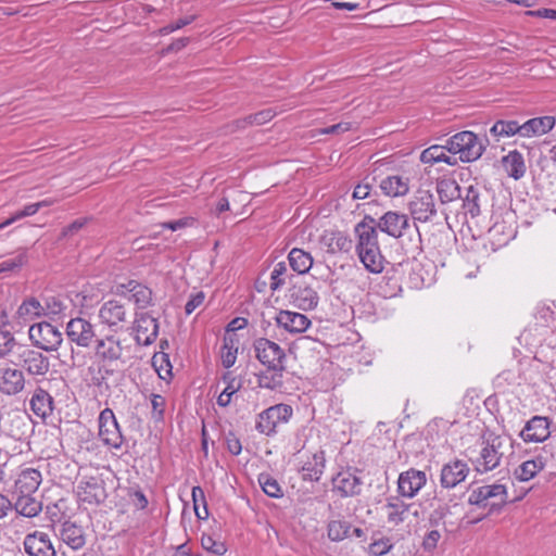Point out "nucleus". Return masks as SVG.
I'll return each mask as SVG.
<instances>
[{"instance_id": "nucleus-1", "label": "nucleus", "mask_w": 556, "mask_h": 556, "mask_svg": "<svg viewBox=\"0 0 556 556\" xmlns=\"http://www.w3.org/2000/svg\"><path fill=\"white\" fill-rule=\"evenodd\" d=\"M43 476L39 467L21 465L13 475L11 493L14 497V510L26 518H35L42 511V500L38 495Z\"/></svg>"}, {"instance_id": "nucleus-2", "label": "nucleus", "mask_w": 556, "mask_h": 556, "mask_svg": "<svg viewBox=\"0 0 556 556\" xmlns=\"http://www.w3.org/2000/svg\"><path fill=\"white\" fill-rule=\"evenodd\" d=\"M354 233L356 238L355 251L361 263L372 274L382 273L384 257L380 249L375 219L365 216L362 222L356 224Z\"/></svg>"}, {"instance_id": "nucleus-3", "label": "nucleus", "mask_w": 556, "mask_h": 556, "mask_svg": "<svg viewBox=\"0 0 556 556\" xmlns=\"http://www.w3.org/2000/svg\"><path fill=\"white\" fill-rule=\"evenodd\" d=\"M483 146L478 136L469 130L459 131L447 139V151L458 155L463 163L473 162L483 153Z\"/></svg>"}, {"instance_id": "nucleus-4", "label": "nucleus", "mask_w": 556, "mask_h": 556, "mask_svg": "<svg viewBox=\"0 0 556 556\" xmlns=\"http://www.w3.org/2000/svg\"><path fill=\"white\" fill-rule=\"evenodd\" d=\"M75 494L79 503L99 505L108 496L105 482L98 472L93 475L83 473L77 480Z\"/></svg>"}, {"instance_id": "nucleus-5", "label": "nucleus", "mask_w": 556, "mask_h": 556, "mask_svg": "<svg viewBox=\"0 0 556 556\" xmlns=\"http://www.w3.org/2000/svg\"><path fill=\"white\" fill-rule=\"evenodd\" d=\"M293 416V408L283 403L273 405L256 416L255 429L258 433L271 437L277 433L280 425L289 422Z\"/></svg>"}, {"instance_id": "nucleus-6", "label": "nucleus", "mask_w": 556, "mask_h": 556, "mask_svg": "<svg viewBox=\"0 0 556 556\" xmlns=\"http://www.w3.org/2000/svg\"><path fill=\"white\" fill-rule=\"evenodd\" d=\"M28 334L33 344L45 351H56L63 341L61 331L46 321L31 325Z\"/></svg>"}, {"instance_id": "nucleus-7", "label": "nucleus", "mask_w": 556, "mask_h": 556, "mask_svg": "<svg viewBox=\"0 0 556 556\" xmlns=\"http://www.w3.org/2000/svg\"><path fill=\"white\" fill-rule=\"evenodd\" d=\"M255 352L257 359L270 370L283 371L286 354L283 350L274 341L261 338L255 342Z\"/></svg>"}, {"instance_id": "nucleus-8", "label": "nucleus", "mask_w": 556, "mask_h": 556, "mask_svg": "<svg viewBox=\"0 0 556 556\" xmlns=\"http://www.w3.org/2000/svg\"><path fill=\"white\" fill-rule=\"evenodd\" d=\"M99 438L101 442L111 448H121L123 435L111 408L103 409L99 415Z\"/></svg>"}, {"instance_id": "nucleus-9", "label": "nucleus", "mask_w": 556, "mask_h": 556, "mask_svg": "<svg viewBox=\"0 0 556 556\" xmlns=\"http://www.w3.org/2000/svg\"><path fill=\"white\" fill-rule=\"evenodd\" d=\"M332 492L339 497H352L361 493L362 480L357 470L351 467L342 468L331 479Z\"/></svg>"}, {"instance_id": "nucleus-10", "label": "nucleus", "mask_w": 556, "mask_h": 556, "mask_svg": "<svg viewBox=\"0 0 556 556\" xmlns=\"http://www.w3.org/2000/svg\"><path fill=\"white\" fill-rule=\"evenodd\" d=\"M99 318L103 325L121 330L128 324L130 312L124 303L110 300L101 306Z\"/></svg>"}, {"instance_id": "nucleus-11", "label": "nucleus", "mask_w": 556, "mask_h": 556, "mask_svg": "<svg viewBox=\"0 0 556 556\" xmlns=\"http://www.w3.org/2000/svg\"><path fill=\"white\" fill-rule=\"evenodd\" d=\"M326 468L325 451L319 448L314 452L300 453V467L303 480L319 481Z\"/></svg>"}, {"instance_id": "nucleus-12", "label": "nucleus", "mask_w": 556, "mask_h": 556, "mask_svg": "<svg viewBox=\"0 0 556 556\" xmlns=\"http://www.w3.org/2000/svg\"><path fill=\"white\" fill-rule=\"evenodd\" d=\"M409 212L417 222H428L437 212L433 194L419 188L409 202Z\"/></svg>"}, {"instance_id": "nucleus-13", "label": "nucleus", "mask_w": 556, "mask_h": 556, "mask_svg": "<svg viewBox=\"0 0 556 556\" xmlns=\"http://www.w3.org/2000/svg\"><path fill=\"white\" fill-rule=\"evenodd\" d=\"M413 504H406L400 497L393 496L383 506L386 521L393 528L409 520L410 515L418 516V510L410 511Z\"/></svg>"}, {"instance_id": "nucleus-14", "label": "nucleus", "mask_w": 556, "mask_h": 556, "mask_svg": "<svg viewBox=\"0 0 556 556\" xmlns=\"http://www.w3.org/2000/svg\"><path fill=\"white\" fill-rule=\"evenodd\" d=\"M497 498L498 502L491 503L492 506L503 505L507 500V491L503 484H488L471 491L468 502L471 505L486 506L490 500Z\"/></svg>"}, {"instance_id": "nucleus-15", "label": "nucleus", "mask_w": 556, "mask_h": 556, "mask_svg": "<svg viewBox=\"0 0 556 556\" xmlns=\"http://www.w3.org/2000/svg\"><path fill=\"white\" fill-rule=\"evenodd\" d=\"M68 340L78 346L87 348L94 338L93 325L85 318H72L66 325Z\"/></svg>"}, {"instance_id": "nucleus-16", "label": "nucleus", "mask_w": 556, "mask_h": 556, "mask_svg": "<svg viewBox=\"0 0 556 556\" xmlns=\"http://www.w3.org/2000/svg\"><path fill=\"white\" fill-rule=\"evenodd\" d=\"M424 471L410 468L402 472L397 480V490L403 497L413 498L426 484Z\"/></svg>"}, {"instance_id": "nucleus-17", "label": "nucleus", "mask_w": 556, "mask_h": 556, "mask_svg": "<svg viewBox=\"0 0 556 556\" xmlns=\"http://www.w3.org/2000/svg\"><path fill=\"white\" fill-rule=\"evenodd\" d=\"M24 549L29 556H55V548L48 533L34 531L24 539Z\"/></svg>"}, {"instance_id": "nucleus-18", "label": "nucleus", "mask_w": 556, "mask_h": 556, "mask_svg": "<svg viewBox=\"0 0 556 556\" xmlns=\"http://www.w3.org/2000/svg\"><path fill=\"white\" fill-rule=\"evenodd\" d=\"M549 435V421L542 416L532 417L520 432V437L526 443H541Z\"/></svg>"}, {"instance_id": "nucleus-19", "label": "nucleus", "mask_w": 556, "mask_h": 556, "mask_svg": "<svg viewBox=\"0 0 556 556\" xmlns=\"http://www.w3.org/2000/svg\"><path fill=\"white\" fill-rule=\"evenodd\" d=\"M45 317L42 302L36 296H27L18 305L14 320L17 325L25 326L30 321Z\"/></svg>"}, {"instance_id": "nucleus-20", "label": "nucleus", "mask_w": 556, "mask_h": 556, "mask_svg": "<svg viewBox=\"0 0 556 556\" xmlns=\"http://www.w3.org/2000/svg\"><path fill=\"white\" fill-rule=\"evenodd\" d=\"M122 341L114 334L105 336L97 340L94 346L96 355L103 362L118 361L123 355Z\"/></svg>"}, {"instance_id": "nucleus-21", "label": "nucleus", "mask_w": 556, "mask_h": 556, "mask_svg": "<svg viewBox=\"0 0 556 556\" xmlns=\"http://www.w3.org/2000/svg\"><path fill=\"white\" fill-rule=\"evenodd\" d=\"M469 473L466 463L455 459L445 464L441 470V485L452 489L463 482Z\"/></svg>"}, {"instance_id": "nucleus-22", "label": "nucleus", "mask_w": 556, "mask_h": 556, "mask_svg": "<svg viewBox=\"0 0 556 556\" xmlns=\"http://www.w3.org/2000/svg\"><path fill=\"white\" fill-rule=\"evenodd\" d=\"M159 325L155 318L141 314L135 321V338L139 344L149 345L157 337Z\"/></svg>"}, {"instance_id": "nucleus-23", "label": "nucleus", "mask_w": 556, "mask_h": 556, "mask_svg": "<svg viewBox=\"0 0 556 556\" xmlns=\"http://www.w3.org/2000/svg\"><path fill=\"white\" fill-rule=\"evenodd\" d=\"M378 227L382 232L400 238L408 227V217L403 213L389 211L380 217Z\"/></svg>"}, {"instance_id": "nucleus-24", "label": "nucleus", "mask_w": 556, "mask_h": 556, "mask_svg": "<svg viewBox=\"0 0 556 556\" xmlns=\"http://www.w3.org/2000/svg\"><path fill=\"white\" fill-rule=\"evenodd\" d=\"M276 323L290 333H302L311 326V320L304 314L291 311H280Z\"/></svg>"}, {"instance_id": "nucleus-25", "label": "nucleus", "mask_w": 556, "mask_h": 556, "mask_svg": "<svg viewBox=\"0 0 556 556\" xmlns=\"http://www.w3.org/2000/svg\"><path fill=\"white\" fill-rule=\"evenodd\" d=\"M25 386L24 375L16 368H0V392L12 395L20 393Z\"/></svg>"}, {"instance_id": "nucleus-26", "label": "nucleus", "mask_w": 556, "mask_h": 556, "mask_svg": "<svg viewBox=\"0 0 556 556\" xmlns=\"http://www.w3.org/2000/svg\"><path fill=\"white\" fill-rule=\"evenodd\" d=\"M556 124V118L551 115L533 117L521 124V137H539L549 132Z\"/></svg>"}, {"instance_id": "nucleus-27", "label": "nucleus", "mask_w": 556, "mask_h": 556, "mask_svg": "<svg viewBox=\"0 0 556 556\" xmlns=\"http://www.w3.org/2000/svg\"><path fill=\"white\" fill-rule=\"evenodd\" d=\"M420 162L426 165L444 163L450 166L457 164V159L447 151V142L444 146L433 144L420 153Z\"/></svg>"}, {"instance_id": "nucleus-28", "label": "nucleus", "mask_w": 556, "mask_h": 556, "mask_svg": "<svg viewBox=\"0 0 556 556\" xmlns=\"http://www.w3.org/2000/svg\"><path fill=\"white\" fill-rule=\"evenodd\" d=\"M60 538L72 549H80L86 544V535L83 527L71 520L62 523Z\"/></svg>"}, {"instance_id": "nucleus-29", "label": "nucleus", "mask_w": 556, "mask_h": 556, "mask_svg": "<svg viewBox=\"0 0 556 556\" xmlns=\"http://www.w3.org/2000/svg\"><path fill=\"white\" fill-rule=\"evenodd\" d=\"M320 242L331 254L348 252L352 248V241L341 231H325L321 236Z\"/></svg>"}, {"instance_id": "nucleus-30", "label": "nucleus", "mask_w": 556, "mask_h": 556, "mask_svg": "<svg viewBox=\"0 0 556 556\" xmlns=\"http://www.w3.org/2000/svg\"><path fill=\"white\" fill-rule=\"evenodd\" d=\"M30 409L39 418L45 419L53 410V399L43 389H37L30 399Z\"/></svg>"}, {"instance_id": "nucleus-31", "label": "nucleus", "mask_w": 556, "mask_h": 556, "mask_svg": "<svg viewBox=\"0 0 556 556\" xmlns=\"http://www.w3.org/2000/svg\"><path fill=\"white\" fill-rule=\"evenodd\" d=\"M288 261L290 267L300 275L308 273L314 264L312 254L299 248H293L289 252Z\"/></svg>"}, {"instance_id": "nucleus-32", "label": "nucleus", "mask_w": 556, "mask_h": 556, "mask_svg": "<svg viewBox=\"0 0 556 556\" xmlns=\"http://www.w3.org/2000/svg\"><path fill=\"white\" fill-rule=\"evenodd\" d=\"M380 188L389 197H402L409 190V181L399 175L388 176L381 180Z\"/></svg>"}, {"instance_id": "nucleus-33", "label": "nucleus", "mask_w": 556, "mask_h": 556, "mask_svg": "<svg viewBox=\"0 0 556 556\" xmlns=\"http://www.w3.org/2000/svg\"><path fill=\"white\" fill-rule=\"evenodd\" d=\"M239 338L236 333H225L220 351V358L224 367L230 368L237 361Z\"/></svg>"}, {"instance_id": "nucleus-34", "label": "nucleus", "mask_w": 556, "mask_h": 556, "mask_svg": "<svg viewBox=\"0 0 556 556\" xmlns=\"http://www.w3.org/2000/svg\"><path fill=\"white\" fill-rule=\"evenodd\" d=\"M500 445L498 439H494L482 448L480 466L483 470H492L500 464L503 454L498 450Z\"/></svg>"}, {"instance_id": "nucleus-35", "label": "nucleus", "mask_w": 556, "mask_h": 556, "mask_svg": "<svg viewBox=\"0 0 556 556\" xmlns=\"http://www.w3.org/2000/svg\"><path fill=\"white\" fill-rule=\"evenodd\" d=\"M24 367L30 375H46L49 370V361L41 353L29 351L24 359Z\"/></svg>"}, {"instance_id": "nucleus-36", "label": "nucleus", "mask_w": 556, "mask_h": 556, "mask_svg": "<svg viewBox=\"0 0 556 556\" xmlns=\"http://www.w3.org/2000/svg\"><path fill=\"white\" fill-rule=\"evenodd\" d=\"M503 166L508 175L515 179L521 178L526 173L523 157L518 151H510L506 156H504Z\"/></svg>"}, {"instance_id": "nucleus-37", "label": "nucleus", "mask_w": 556, "mask_h": 556, "mask_svg": "<svg viewBox=\"0 0 556 556\" xmlns=\"http://www.w3.org/2000/svg\"><path fill=\"white\" fill-rule=\"evenodd\" d=\"M543 469H544V462H543L542 457H538L535 459H529L518 466V468L515 470V477L519 481H523V482L530 481Z\"/></svg>"}, {"instance_id": "nucleus-38", "label": "nucleus", "mask_w": 556, "mask_h": 556, "mask_svg": "<svg viewBox=\"0 0 556 556\" xmlns=\"http://www.w3.org/2000/svg\"><path fill=\"white\" fill-rule=\"evenodd\" d=\"M151 362L154 370L162 380L169 381L173 378V366L167 353L163 351L154 353Z\"/></svg>"}, {"instance_id": "nucleus-39", "label": "nucleus", "mask_w": 556, "mask_h": 556, "mask_svg": "<svg viewBox=\"0 0 556 556\" xmlns=\"http://www.w3.org/2000/svg\"><path fill=\"white\" fill-rule=\"evenodd\" d=\"M276 111L273 109L262 110L242 119L236 121L233 125L237 129L245 128L252 125H264L270 122L276 116Z\"/></svg>"}, {"instance_id": "nucleus-40", "label": "nucleus", "mask_w": 556, "mask_h": 556, "mask_svg": "<svg viewBox=\"0 0 556 556\" xmlns=\"http://www.w3.org/2000/svg\"><path fill=\"white\" fill-rule=\"evenodd\" d=\"M292 296L298 306L302 309H313L317 306L319 296L311 287L299 288Z\"/></svg>"}, {"instance_id": "nucleus-41", "label": "nucleus", "mask_w": 556, "mask_h": 556, "mask_svg": "<svg viewBox=\"0 0 556 556\" xmlns=\"http://www.w3.org/2000/svg\"><path fill=\"white\" fill-rule=\"evenodd\" d=\"M490 132L493 137L505 138L517 134L521 136V125L517 121H497L491 127Z\"/></svg>"}, {"instance_id": "nucleus-42", "label": "nucleus", "mask_w": 556, "mask_h": 556, "mask_svg": "<svg viewBox=\"0 0 556 556\" xmlns=\"http://www.w3.org/2000/svg\"><path fill=\"white\" fill-rule=\"evenodd\" d=\"M350 531L351 523L342 519L330 520L327 525V535L332 542L345 540L350 535Z\"/></svg>"}, {"instance_id": "nucleus-43", "label": "nucleus", "mask_w": 556, "mask_h": 556, "mask_svg": "<svg viewBox=\"0 0 556 556\" xmlns=\"http://www.w3.org/2000/svg\"><path fill=\"white\" fill-rule=\"evenodd\" d=\"M437 191L443 203L451 202L459 197V188L456 181L450 178L439 180Z\"/></svg>"}, {"instance_id": "nucleus-44", "label": "nucleus", "mask_w": 556, "mask_h": 556, "mask_svg": "<svg viewBox=\"0 0 556 556\" xmlns=\"http://www.w3.org/2000/svg\"><path fill=\"white\" fill-rule=\"evenodd\" d=\"M191 496L195 516L201 520H206L208 518V509L204 491L199 485L193 486Z\"/></svg>"}, {"instance_id": "nucleus-45", "label": "nucleus", "mask_w": 556, "mask_h": 556, "mask_svg": "<svg viewBox=\"0 0 556 556\" xmlns=\"http://www.w3.org/2000/svg\"><path fill=\"white\" fill-rule=\"evenodd\" d=\"M258 483L264 493L270 497L279 498L283 495L282 489L278 481L268 473H261L258 476Z\"/></svg>"}, {"instance_id": "nucleus-46", "label": "nucleus", "mask_w": 556, "mask_h": 556, "mask_svg": "<svg viewBox=\"0 0 556 556\" xmlns=\"http://www.w3.org/2000/svg\"><path fill=\"white\" fill-rule=\"evenodd\" d=\"M288 268L283 262H280L275 265L271 274H270V290L277 291L281 289L287 282Z\"/></svg>"}, {"instance_id": "nucleus-47", "label": "nucleus", "mask_w": 556, "mask_h": 556, "mask_svg": "<svg viewBox=\"0 0 556 556\" xmlns=\"http://www.w3.org/2000/svg\"><path fill=\"white\" fill-rule=\"evenodd\" d=\"M130 291L135 302L140 307H146L151 303L152 291L147 286H143L141 283H135Z\"/></svg>"}, {"instance_id": "nucleus-48", "label": "nucleus", "mask_w": 556, "mask_h": 556, "mask_svg": "<svg viewBox=\"0 0 556 556\" xmlns=\"http://www.w3.org/2000/svg\"><path fill=\"white\" fill-rule=\"evenodd\" d=\"M201 545L205 551L219 556L225 555L228 549L224 542L215 540L210 534H202Z\"/></svg>"}, {"instance_id": "nucleus-49", "label": "nucleus", "mask_w": 556, "mask_h": 556, "mask_svg": "<svg viewBox=\"0 0 556 556\" xmlns=\"http://www.w3.org/2000/svg\"><path fill=\"white\" fill-rule=\"evenodd\" d=\"M38 211H39V208H38L37 203L27 204L22 210L16 211L9 218H7L4 222H2L0 224V228H5L24 217L34 216Z\"/></svg>"}, {"instance_id": "nucleus-50", "label": "nucleus", "mask_w": 556, "mask_h": 556, "mask_svg": "<svg viewBox=\"0 0 556 556\" xmlns=\"http://www.w3.org/2000/svg\"><path fill=\"white\" fill-rule=\"evenodd\" d=\"M489 233L501 245L506 244L514 237V230L510 227L506 229L502 223H495L490 228Z\"/></svg>"}, {"instance_id": "nucleus-51", "label": "nucleus", "mask_w": 556, "mask_h": 556, "mask_svg": "<svg viewBox=\"0 0 556 556\" xmlns=\"http://www.w3.org/2000/svg\"><path fill=\"white\" fill-rule=\"evenodd\" d=\"M197 224V219L192 216H186L176 220L165 222L161 224L163 229L177 231L184 228L193 227Z\"/></svg>"}, {"instance_id": "nucleus-52", "label": "nucleus", "mask_w": 556, "mask_h": 556, "mask_svg": "<svg viewBox=\"0 0 556 556\" xmlns=\"http://www.w3.org/2000/svg\"><path fill=\"white\" fill-rule=\"evenodd\" d=\"M441 539L442 534L439 530H430L424 535L421 546L426 552L431 553L438 547V544L441 541Z\"/></svg>"}, {"instance_id": "nucleus-53", "label": "nucleus", "mask_w": 556, "mask_h": 556, "mask_svg": "<svg viewBox=\"0 0 556 556\" xmlns=\"http://www.w3.org/2000/svg\"><path fill=\"white\" fill-rule=\"evenodd\" d=\"M15 346V339L9 330H0V356L8 355Z\"/></svg>"}, {"instance_id": "nucleus-54", "label": "nucleus", "mask_w": 556, "mask_h": 556, "mask_svg": "<svg viewBox=\"0 0 556 556\" xmlns=\"http://www.w3.org/2000/svg\"><path fill=\"white\" fill-rule=\"evenodd\" d=\"M261 387L267 389H276L282 386V371L271 370L270 377L268 375H264L260 380Z\"/></svg>"}, {"instance_id": "nucleus-55", "label": "nucleus", "mask_w": 556, "mask_h": 556, "mask_svg": "<svg viewBox=\"0 0 556 556\" xmlns=\"http://www.w3.org/2000/svg\"><path fill=\"white\" fill-rule=\"evenodd\" d=\"M392 548L390 540L387 538L377 540L369 544L368 551L372 556H382L389 553Z\"/></svg>"}, {"instance_id": "nucleus-56", "label": "nucleus", "mask_w": 556, "mask_h": 556, "mask_svg": "<svg viewBox=\"0 0 556 556\" xmlns=\"http://www.w3.org/2000/svg\"><path fill=\"white\" fill-rule=\"evenodd\" d=\"M42 307L45 309V317L61 314L64 309L62 302L55 298L47 299L45 303H42Z\"/></svg>"}, {"instance_id": "nucleus-57", "label": "nucleus", "mask_w": 556, "mask_h": 556, "mask_svg": "<svg viewBox=\"0 0 556 556\" xmlns=\"http://www.w3.org/2000/svg\"><path fill=\"white\" fill-rule=\"evenodd\" d=\"M223 381L225 383V388L223 390L229 393L230 395L237 393L241 387L240 382L237 380L236 377H232L231 374L224 375Z\"/></svg>"}, {"instance_id": "nucleus-58", "label": "nucleus", "mask_w": 556, "mask_h": 556, "mask_svg": "<svg viewBox=\"0 0 556 556\" xmlns=\"http://www.w3.org/2000/svg\"><path fill=\"white\" fill-rule=\"evenodd\" d=\"M204 299L205 296L203 292H198L193 294L186 304V314L190 315L191 313H193L199 306L203 304Z\"/></svg>"}, {"instance_id": "nucleus-59", "label": "nucleus", "mask_w": 556, "mask_h": 556, "mask_svg": "<svg viewBox=\"0 0 556 556\" xmlns=\"http://www.w3.org/2000/svg\"><path fill=\"white\" fill-rule=\"evenodd\" d=\"M352 129V123L341 122L330 127L324 128L319 131L321 135L346 132Z\"/></svg>"}, {"instance_id": "nucleus-60", "label": "nucleus", "mask_w": 556, "mask_h": 556, "mask_svg": "<svg viewBox=\"0 0 556 556\" xmlns=\"http://www.w3.org/2000/svg\"><path fill=\"white\" fill-rule=\"evenodd\" d=\"M12 509H14V502L12 503L7 495L0 493V520L5 518Z\"/></svg>"}, {"instance_id": "nucleus-61", "label": "nucleus", "mask_w": 556, "mask_h": 556, "mask_svg": "<svg viewBox=\"0 0 556 556\" xmlns=\"http://www.w3.org/2000/svg\"><path fill=\"white\" fill-rule=\"evenodd\" d=\"M151 405L153 413L156 414L157 417H162L165 407V399L162 395L153 394L151 397Z\"/></svg>"}, {"instance_id": "nucleus-62", "label": "nucleus", "mask_w": 556, "mask_h": 556, "mask_svg": "<svg viewBox=\"0 0 556 556\" xmlns=\"http://www.w3.org/2000/svg\"><path fill=\"white\" fill-rule=\"evenodd\" d=\"M87 222H88L87 218H78V219L74 220L72 224H70L68 226H66L63 229L62 235L64 237H66L68 235H72V233L78 231L87 224Z\"/></svg>"}, {"instance_id": "nucleus-63", "label": "nucleus", "mask_w": 556, "mask_h": 556, "mask_svg": "<svg viewBox=\"0 0 556 556\" xmlns=\"http://www.w3.org/2000/svg\"><path fill=\"white\" fill-rule=\"evenodd\" d=\"M226 444H227V450L232 455H239L241 453V450H242L241 442L235 435L228 437L226 440Z\"/></svg>"}, {"instance_id": "nucleus-64", "label": "nucleus", "mask_w": 556, "mask_h": 556, "mask_svg": "<svg viewBox=\"0 0 556 556\" xmlns=\"http://www.w3.org/2000/svg\"><path fill=\"white\" fill-rule=\"evenodd\" d=\"M248 325V320L243 317L232 319L226 329V333H236L237 330L243 329Z\"/></svg>"}]
</instances>
